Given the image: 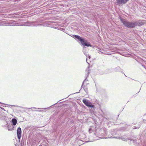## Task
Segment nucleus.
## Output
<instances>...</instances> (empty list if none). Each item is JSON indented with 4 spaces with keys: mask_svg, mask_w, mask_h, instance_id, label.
Returning a JSON list of instances; mask_svg holds the SVG:
<instances>
[{
    "mask_svg": "<svg viewBox=\"0 0 146 146\" xmlns=\"http://www.w3.org/2000/svg\"><path fill=\"white\" fill-rule=\"evenodd\" d=\"M121 21L125 27L128 28H133L135 26H141L143 25L145 22L144 21H139L129 22L126 19H120Z\"/></svg>",
    "mask_w": 146,
    "mask_h": 146,
    "instance_id": "nucleus-1",
    "label": "nucleus"
},
{
    "mask_svg": "<svg viewBox=\"0 0 146 146\" xmlns=\"http://www.w3.org/2000/svg\"><path fill=\"white\" fill-rule=\"evenodd\" d=\"M73 36L78 39L83 45L86 46L91 47L92 46L91 45L89 44L87 40H86L84 38H82L80 36L77 35H73Z\"/></svg>",
    "mask_w": 146,
    "mask_h": 146,
    "instance_id": "nucleus-2",
    "label": "nucleus"
},
{
    "mask_svg": "<svg viewBox=\"0 0 146 146\" xmlns=\"http://www.w3.org/2000/svg\"><path fill=\"white\" fill-rule=\"evenodd\" d=\"M129 0H117V5H120L122 4H125Z\"/></svg>",
    "mask_w": 146,
    "mask_h": 146,
    "instance_id": "nucleus-3",
    "label": "nucleus"
},
{
    "mask_svg": "<svg viewBox=\"0 0 146 146\" xmlns=\"http://www.w3.org/2000/svg\"><path fill=\"white\" fill-rule=\"evenodd\" d=\"M17 133L18 138L20 139L21 137V130L20 127L18 128L17 130Z\"/></svg>",
    "mask_w": 146,
    "mask_h": 146,
    "instance_id": "nucleus-4",
    "label": "nucleus"
},
{
    "mask_svg": "<svg viewBox=\"0 0 146 146\" xmlns=\"http://www.w3.org/2000/svg\"><path fill=\"white\" fill-rule=\"evenodd\" d=\"M84 103L87 106L89 107H94V106L92 105L91 103L89 102L88 101H83Z\"/></svg>",
    "mask_w": 146,
    "mask_h": 146,
    "instance_id": "nucleus-5",
    "label": "nucleus"
},
{
    "mask_svg": "<svg viewBox=\"0 0 146 146\" xmlns=\"http://www.w3.org/2000/svg\"><path fill=\"white\" fill-rule=\"evenodd\" d=\"M11 121L13 125H16L17 123V120L15 119H12Z\"/></svg>",
    "mask_w": 146,
    "mask_h": 146,
    "instance_id": "nucleus-6",
    "label": "nucleus"
},
{
    "mask_svg": "<svg viewBox=\"0 0 146 146\" xmlns=\"http://www.w3.org/2000/svg\"><path fill=\"white\" fill-rule=\"evenodd\" d=\"M112 72V70L111 69H108L106 71V73H109Z\"/></svg>",
    "mask_w": 146,
    "mask_h": 146,
    "instance_id": "nucleus-7",
    "label": "nucleus"
},
{
    "mask_svg": "<svg viewBox=\"0 0 146 146\" xmlns=\"http://www.w3.org/2000/svg\"><path fill=\"white\" fill-rule=\"evenodd\" d=\"M86 56H88V54H86ZM90 56H89V55H88V57H87L86 58V62H87L88 63V64H89V63H88V60L89 59H90Z\"/></svg>",
    "mask_w": 146,
    "mask_h": 146,
    "instance_id": "nucleus-8",
    "label": "nucleus"
},
{
    "mask_svg": "<svg viewBox=\"0 0 146 146\" xmlns=\"http://www.w3.org/2000/svg\"><path fill=\"white\" fill-rule=\"evenodd\" d=\"M9 130H13V128H11V129H9Z\"/></svg>",
    "mask_w": 146,
    "mask_h": 146,
    "instance_id": "nucleus-9",
    "label": "nucleus"
},
{
    "mask_svg": "<svg viewBox=\"0 0 146 146\" xmlns=\"http://www.w3.org/2000/svg\"><path fill=\"white\" fill-rule=\"evenodd\" d=\"M84 82H83V84H84ZM83 85V84H82V86Z\"/></svg>",
    "mask_w": 146,
    "mask_h": 146,
    "instance_id": "nucleus-10",
    "label": "nucleus"
},
{
    "mask_svg": "<svg viewBox=\"0 0 146 146\" xmlns=\"http://www.w3.org/2000/svg\"><path fill=\"white\" fill-rule=\"evenodd\" d=\"M82 100L84 101V100H85V99H83Z\"/></svg>",
    "mask_w": 146,
    "mask_h": 146,
    "instance_id": "nucleus-11",
    "label": "nucleus"
},
{
    "mask_svg": "<svg viewBox=\"0 0 146 146\" xmlns=\"http://www.w3.org/2000/svg\"><path fill=\"white\" fill-rule=\"evenodd\" d=\"M86 48V47H83V48Z\"/></svg>",
    "mask_w": 146,
    "mask_h": 146,
    "instance_id": "nucleus-12",
    "label": "nucleus"
},
{
    "mask_svg": "<svg viewBox=\"0 0 146 146\" xmlns=\"http://www.w3.org/2000/svg\"><path fill=\"white\" fill-rule=\"evenodd\" d=\"M60 100V101H61V100Z\"/></svg>",
    "mask_w": 146,
    "mask_h": 146,
    "instance_id": "nucleus-13",
    "label": "nucleus"
}]
</instances>
